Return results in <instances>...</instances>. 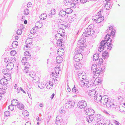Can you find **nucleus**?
Wrapping results in <instances>:
<instances>
[{"instance_id":"obj_21","label":"nucleus","mask_w":125,"mask_h":125,"mask_svg":"<svg viewBox=\"0 0 125 125\" xmlns=\"http://www.w3.org/2000/svg\"><path fill=\"white\" fill-rule=\"evenodd\" d=\"M83 49L79 48V49L76 50L75 52L74 55H76L77 54H83V52L84 51Z\"/></svg>"},{"instance_id":"obj_64","label":"nucleus","mask_w":125,"mask_h":125,"mask_svg":"<svg viewBox=\"0 0 125 125\" xmlns=\"http://www.w3.org/2000/svg\"><path fill=\"white\" fill-rule=\"evenodd\" d=\"M90 109H86L85 111V112L87 113H89L90 112Z\"/></svg>"},{"instance_id":"obj_19","label":"nucleus","mask_w":125,"mask_h":125,"mask_svg":"<svg viewBox=\"0 0 125 125\" xmlns=\"http://www.w3.org/2000/svg\"><path fill=\"white\" fill-rule=\"evenodd\" d=\"M81 40L79 41L78 42V43H81V45L80 46V48L83 49L86 46V45L85 44V42H84V41L83 40L82 42H81Z\"/></svg>"},{"instance_id":"obj_16","label":"nucleus","mask_w":125,"mask_h":125,"mask_svg":"<svg viewBox=\"0 0 125 125\" xmlns=\"http://www.w3.org/2000/svg\"><path fill=\"white\" fill-rule=\"evenodd\" d=\"M14 64L12 62H10L7 64L6 67L8 71L11 70L13 67Z\"/></svg>"},{"instance_id":"obj_63","label":"nucleus","mask_w":125,"mask_h":125,"mask_svg":"<svg viewBox=\"0 0 125 125\" xmlns=\"http://www.w3.org/2000/svg\"><path fill=\"white\" fill-rule=\"evenodd\" d=\"M7 70H8V69H4L3 70V73L4 74H6L7 73H4L5 72H7Z\"/></svg>"},{"instance_id":"obj_61","label":"nucleus","mask_w":125,"mask_h":125,"mask_svg":"<svg viewBox=\"0 0 125 125\" xmlns=\"http://www.w3.org/2000/svg\"><path fill=\"white\" fill-rule=\"evenodd\" d=\"M4 61L5 63H7L8 62L9 63V62L10 61V60L7 58H5L4 60Z\"/></svg>"},{"instance_id":"obj_15","label":"nucleus","mask_w":125,"mask_h":125,"mask_svg":"<svg viewBox=\"0 0 125 125\" xmlns=\"http://www.w3.org/2000/svg\"><path fill=\"white\" fill-rule=\"evenodd\" d=\"M61 117L60 116H57L56 118L55 122L53 125H61Z\"/></svg>"},{"instance_id":"obj_31","label":"nucleus","mask_w":125,"mask_h":125,"mask_svg":"<svg viewBox=\"0 0 125 125\" xmlns=\"http://www.w3.org/2000/svg\"><path fill=\"white\" fill-rule=\"evenodd\" d=\"M56 10L54 9L50 11V13L48 15H54L56 14Z\"/></svg>"},{"instance_id":"obj_53","label":"nucleus","mask_w":125,"mask_h":125,"mask_svg":"<svg viewBox=\"0 0 125 125\" xmlns=\"http://www.w3.org/2000/svg\"><path fill=\"white\" fill-rule=\"evenodd\" d=\"M4 114L5 115L7 116L10 115V112L9 111H6L5 112Z\"/></svg>"},{"instance_id":"obj_11","label":"nucleus","mask_w":125,"mask_h":125,"mask_svg":"<svg viewBox=\"0 0 125 125\" xmlns=\"http://www.w3.org/2000/svg\"><path fill=\"white\" fill-rule=\"evenodd\" d=\"M112 1L111 0H108L107 1H106V3L105 6V8L106 10H108L110 7L111 8L113 3L112 2Z\"/></svg>"},{"instance_id":"obj_49","label":"nucleus","mask_w":125,"mask_h":125,"mask_svg":"<svg viewBox=\"0 0 125 125\" xmlns=\"http://www.w3.org/2000/svg\"><path fill=\"white\" fill-rule=\"evenodd\" d=\"M75 16V14H74L73 16H71L70 18H69V20H70V21L73 22L74 21V17Z\"/></svg>"},{"instance_id":"obj_44","label":"nucleus","mask_w":125,"mask_h":125,"mask_svg":"<svg viewBox=\"0 0 125 125\" xmlns=\"http://www.w3.org/2000/svg\"><path fill=\"white\" fill-rule=\"evenodd\" d=\"M24 13L26 15H28L29 13V11L27 9H26L24 11Z\"/></svg>"},{"instance_id":"obj_2","label":"nucleus","mask_w":125,"mask_h":125,"mask_svg":"<svg viewBox=\"0 0 125 125\" xmlns=\"http://www.w3.org/2000/svg\"><path fill=\"white\" fill-rule=\"evenodd\" d=\"M110 36L109 34H107L104 37V40L102 41L100 43V45L98 49V51L99 52H101L104 50L106 47L105 44H108L109 40L110 39Z\"/></svg>"},{"instance_id":"obj_58","label":"nucleus","mask_w":125,"mask_h":125,"mask_svg":"<svg viewBox=\"0 0 125 125\" xmlns=\"http://www.w3.org/2000/svg\"><path fill=\"white\" fill-rule=\"evenodd\" d=\"M116 31V30L115 29V30H113L112 31H111V34L112 36H114L115 34V32Z\"/></svg>"},{"instance_id":"obj_43","label":"nucleus","mask_w":125,"mask_h":125,"mask_svg":"<svg viewBox=\"0 0 125 125\" xmlns=\"http://www.w3.org/2000/svg\"><path fill=\"white\" fill-rule=\"evenodd\" d=\"M90 112L89 113V115H91L92 116L93 115L94 113V110L91 109H90Z\"/></svg>"},{"instance_id":"obj_6","label":"nucleus","mask_w":125,"mask_h":125,"mask_svg":"<svg viewBox=\"0 0 125 125\" xmlns=\"http://www.w3.org/2000/svg\"><path fill=\"white\" fill-rule=\"evenodd\" d=\"M108 96H104L102 97L100 102L102 105H106L108 102Z\"/></svg>"},{"instance_id":"obj_39","label":"nucleus","mask_w":125,"mask_h":125,"mask_svg":"<svg viewBox=\"0 0 125 125\" xmlns=\"http://www.w3.org/2000/svg\"><path fill=\"white\" fill-rule=\"evenodd\" d=\"M45 86V85L43 83H38V87L40 89H42Z\"/></svg>"},{"instance_id":"obj_40","label":"nucleus","mask_w":125,"mask_h":125,"mask_svg":"<svg viewBox=\"0 0 125 125\" xmlns=\"http://www.w3.org/2000/svg\"><path fill=\"white\" fill-rule=\"evenodd\" d=\"M8 75V76H4V78L7 80V81L10 80L11 79V76L10 74L7 73L6 74Z\"/></svg>"},{"instance_id":"obj_62","label":"nucleus","mask_w":125,"mask_h":125,"mask_svg":"<svg viewBox=\"0 0 125 125\" xmlns=\"http://www.w3.org/2000/svg\"><path fill=\"white\" fill-rule=\"evenodd\" d=\"M123 99V96H119L118 97V99L120 100L121 101Z\"/></svg>"},{"instance_id":"obj_29","label":"nucleus","mask_w":125,"mask_h":125,"mask_svg":"<svg viewBox=\"0 0 125 125\" xmlns=\"http://www.w3.org/2000/svg\"><path fill=\"white\" fill-rule=\"evenodd\" d=\"M108 54L107 51L106 52L105 51L104 52H103L102 54V56L103 58L104 59L107 58L108 57Z\"/></svg>"},{"instance_id":"obj_1","label":"nucleus","mask_w":125,"mask_h":125,"mask_svg":"<svg viewBox=\"0 0 125 125\" xmlns=\"http://www.w3.org/2000/svg\"><path fill=\"white\" fill-rule=\"evenodd\" d=\"M106 65V64H104L103 67L102 68L100 67H98L95 64H94L92 65L91 68V72L93 73V74L94 73V78L95 77H94L95 74V76H97L99 75V74L100 72L103 73L104 72V69H105Z\"/></svg>"},{"instance_id":"obj_14","label":"nucleus","mask_w":125,"mask_h":125,"mask_svg":"<svg viewBox=\"0 0 125 125\" xmlns=\"http://www.w3.org/2000/svg\"><path fill=\"white\" fill-rule=\"evenodd\" d=\"M75 104V103L73 101L70 100H69L68 101H67L66 104L69 105V106H68V107L70 108H73L74 107Z\"/></svg>"},{"instance_id":"obj_45","label":"nucleus","mask_w":125,"mask_h":125,"mask_svg":"<svg viewBox=\"0 0 125 125\" xmlns=\"http://www.w3.org/2000/svg\"><path fill=\"white\" fill-rule=\"evenodd\" d=\"M16 52L15 50L11 51L10 52V55L12 56H14L16 54Z\"/></svg>"},{"instance_id":"obj_47","label":"nucleus","mask_w":125,"mask_h":125,"mask_svg":"<svg viewBox=\"0 0 125 125\" xmlns=\"http://www.w3.org/2000/svg\"><path fill=\"white\" fill-rule=\"evenodd\" d=\"M69 5H71V7H73L74 8H75L76 7V5L75 3H71L70 2Z\"/></svg>"},{"instance_id":"obj_41","label":"nucleus","mask_w":125,"mask_h":125,"mask_svg":"<svg viewBox=\"0 0 125 125\" xmlns=\"http://www.w3.org/2000/svg\"><path fill=\"white\" fill-rule=\"evenodd\" d=\"M14 104H11L9 106H8V109L10 110L11 111L13 110L14 109Z\"/></svg>"},{"instance_id":"obj_26","label":"nucleus","mask_w":125,"mask_h":125,"mask_svg":"<svg viewBox=\"0 0 125 125\" xmlns=\"http://www.w3.org/2000/svg\"><path fill=\"white\" fill-rule=\"evenodd\" d=\"M57 63H60L62 61V58L60 56L57 57L56 59Z\"/></svg>"},{"instance_id":"obj_30","label":"nucleus","mask_w":125,"mask_h":125,"mask_svg":"<svg viewBox=\"0 0 125 125\" xmlns=\"http://www.w3.org/2000/svg\"><path fill=\"white\" fill-rule=\"evenodd\" d=\"M99 55L97 53H96L94 54L93 56V60L94 61L98 60Z\"/></svg>"},{"instance_id":"obj_3","label":"nucleus","mask_w":125,"mask_h":125,"mask_svg":"<svg viewBox=\"0 0 125 125\" xmlns=\"http://www.w3.org/2000/svg\"><path fill=\"white\" fill-rule=\"evenodd\" d=\"M94 33V31L89 26L87 28L85 31L83 32L82 35L85 37L90 36L93 35Z\"/></svg>"},{"instance_id":"obj_34","label":"nucleus","mask_w":125,"mask_h":125,"mask_svg":"<svg viewBox=\"0 0 125 125\" xmlns=\"http://www.w3.org/2000/svg\"><path fill=\"white\" fill-rule=\"evenodd\" d=\"M72 92L75 94H77L79 92V91L77 89V88L74 86L73 88L72 89Z\"/></svg>"},{"instance_id":"obj_27","label":"nucleus","mask_w":125,"mask_h":125,"mask_svg":"<svg viewBox=\"0 0 125 125\" xmlns=\"http://www.w3.org/2000/svg\"><path fill=\"white\" fill-rule=\"evenodd\" d=\"M74 63V66L76 69H78L80 68V66L79 65V63H80L79 61L75 62H73Z\"/></svg>"},{"instance_id":"obj_18","label":"nucleus","mask_w":125,"mask_h":125,"mask_svg":"<svg viewBox=\"0 0 125 125\" xmlns=\"http://www.w3.org/2000/svg\"><path fill=\"white\" fill-rule=\"evenodd\" d=\"M48 17L51 18V20H56L58 19V16L57 14L54 15H48Z\"/></svg>"},{"instance_id":"obj_7","label":"nucleus","mask_w":125,"mask_h":125,"mask_svg":"<svg viewBox=\"0 0 125 125\" xmlns=\"http://www.w3.org/2000/svg\"><path fill=\"white\" fill-rule=\"evenodd\" d=\"M83 57L82 54H77L74 55L73 57V59L74 61L77 62L80 61V59H82Z\"/></svg>"},{"instance_id":"obj_42","label":"nucleus","mask_w":125,"mask_h":125,"mask_svg":"<svg viewBox=\"0 0 125 125\" xmlns=\"http://www.w3.org/2000/svg\"><path fill=\"white\" fill-rule=\"evenodd\" d=\"M82 73H79L78 76V79L80 80H82V77H83V75L82 74Z\"/></svg>"},{"instance_id":"obj_55","label":"nucleus","mask_w":125,"mask_h":125,"mask_svg":"<svg viewBox=\"0 0 125 125\" xmlns=\"http://www.w3.org/2000/svg\"><path fill=\"white\" fill-rule=\"evenodd\" d=\"M109 30H110V31H112L115 30V29L114 26H110L108 28Z\"/></svg>"},{"instance_id":"obj_36","label":"nucleus","mask_w":125,"mask_h":125,"mask_svg":"<svg viewBox=\"0 0 125 125\" xmlns=\"http://www.w3.org/2000/svg\"><path fill=\"white\" fill-rule=\"evenodd\" d=\"M65 11L66 14H69L72 13L73 10L70 8H67L65 9Z\"/></svg>"},{"instance_id":"obj_54","label":"nucleus","mask_w":125,"mask_h":125,"mask_svg":"<svg viewBox=\"0 0 125 125\" xmlns=\"http://www.w3.org/2000/svg\"><path fill=\"white\" fill-rule=\"evenodd\" d=\"M29 69L30 68L29 67H26V66L25 67L24 70H25V71L26 72V73H27L30 72Z\"/></svg>"},{"instance_id":"obj_25","label":"nucleus","mask_w":125,"mask_h":125,"mask_svg":"<svg viewBox=\"0 0 125 125\" xmlns=\"http://www.w3.org/2000/svg\"><path fill=\"white\" fill-rule=\"evenodd\" d=\"M104 19V16H101L98 17V18L96 20V22L97 23H100L103 21Z\"/></svg>"},{"instance_id":"obj_50","label":"nucleus","mask_w":125,"mask_h":125,"mask_svg":"<svg viewBox=\"0 0 125 125\" xmlns=\"http://www.w3.org/2000/svg\"><path fill=\"white\" fill-rule=\"evenodd\" d=\"M22 31L21 29H18L17 31V34L20 35L22 33Z\"/></svg>"},{"instance_id":"obj_59","label":"nucleus","mask_w":125,"mask_h":125,"mask_svg":"<svg viewBox=\"0 0 125 125\" xmlns=\"http://www.w3.org/2000/svg\"><path fill=\"white\" fill-rule=\"evenodd\" d=\"M94 91H93V93H92V97H94V95H96V94H97V92H96V91H95V90H93Z\"/></svg>"},{"instance_id":"obj_12","label":"nucleus","mask_w":125,"mask_h":125,"mask_svg":"<svg viewBox=\"0 0 125 125\" xmlns=\"http://www.w3.org/2000/svg\"><path fill=\"white\" fill-rule=\"evenodd\" d=\"M106 106L108 108H116L117 106L114 104V103L112 102L111 101H108Z\"/></svg>"},{"instance_id":"obj_28","label":"nucleus","mask_w":125,"mask_h":125,"mask_svg":"<svg viewBox=\"0 0 125 125\" xmlns=\"http://www.w3.org/2000/svg\"><path fill=\"white\" fill-rule=\"evenodd\" d=\"M39 17L41 20H44L46 18L47 15L45 13H42L40 16Z\"/></svg>"},{"instance_id":"obj_32","label":"nucleus","mask_w":125,"mask_h":125,"mask_svg":"<svg viewBox=\"0 0 125 125\" xmlns=\"http://www.w3.org/2000/svg\"><path fill=\"white\" fill-rule=\"evenodd\" d=\"M94 80L95 83L96 82L97 83V84H99L101 83L102 81L101 78L100 77H98L96 79H94Z\"/></svg>"},{"instance_id":"obj_46","label":"nucleus","mask_w":125,"mask_h":125,"mask_svg":"<svg viewBox=\"0 0 125 125\" xmlns=\"http://www.w3.org/2000/svg\"><path fill=\"white\" fill-rule=\"evenodd\" d=\"M83 82L85 83V85H86V87H87V84H88V80L87 79L85 78L84 79L82 80Z\"/></svg>"},{"instance_id":"obj_9","label":"nucleus","mask_w":125,"mask_h":125,"mask_svg":"<svg viewBox=\"0 0 125 125\" xmlns=\"http://www.w3.org/2000/svg\"><path fill=\"white\" fill-rule=\"evenodd\" d=\"M16 101L17 103L16 104H14L15 106L17 105V107L20 110H23L24 108V105L21 103H19V102L18 100L16 99H13L12 100V101L13 102H14L15 101Z\"/></svg>"},{"instance_id":"obj_10","label":"nucleus","mask_w":125,"mask_h":125,"mask_svg":"<svg viewBox=\"0 0 125 125\" xmlns=\"http://www.w3.org/2000/svg\"><path fill=\"white\" fill-rule=\"evenodd\" d=\"M102 97L100 94H97L94 96V99L96 102L98 103L100 102Z\"/></svg>"},{"instance_id":"obj_22","label":"nucleus","mask_w":125,"mask_h":125,"mask_svg":"<svg viewBox=\"0 0 125 125\" xmlns=\"http://www.w3.org/2000/svg\"><path fill=\"white\" fill-rule=\"evenodd\" d=\"M35 26L36 28L39 29L41 28L42 26V23L38 21L35 24Z\"/></svg>"},{"instance_id":"obj_51","label":"nucleus","mask_w":125,"mask_h":125,"mask_svg":"<svg viewBox=\"0 0 125 125\" xmlns=\"http://www.w3.org/2000/svg\"><path fill=\"white\" fill-rule=\"evenodd\" d=\"M103 9H101L98 12V13L96 14V15H97L98 17L99 16H101L102 15H101V12H102L103 11Z\"/></svg>"},{"instance_id":"obj_60","label":"nucleus","mask_w":125,"mask_h":125,"mask_svg":"<svg viewBox=\"0 0 125 125\" xmlns=\"http://www.w3.org/2000/svg\"><path fill=\"white\" fill-rule=\"evenodd\" d=\"M98 61L99 62V63L100 64H101L103 63V59L101 58H98Z\"/></svg>"},{"instance_id":"obj_52","label":"nucleus","mask_w":125,"mask_h":125,"mask_svg":"<svg viewBox=\"0 0 125 125\" xmlns=\"http://www.w3.org/2000/svg\"><path fill=\"white\" fill-rule=\"evenodd\" d=\"M64 3L65 5L66 6L67 5H68L69 4L70 2L68 0H64Z\"/></svg>"},{"instance_id":"obj_5","label":"nucleus","mask_w":125,"mask_h":125,"mask_svg":"<svg viewBox=\"0 0 125 125\" xmlns=\"http://www.w3.org/2000/svg\"><path fill=\"white\" fill-rule=\"evenodd\" d=\"M0 83L4 87V90L7 89V87L8 85V81L5 78H2L0 80Z\"/></svg>"},{"instance_id":"obj_48","label":"nucleus","mask_w":125,"mask_h":125,"mask_svg":"<svg viewBox=\"0 0 125 125\" xmlns=\"http://www.w3.org/2000/svg\"><path fill=\"white\" fill-rule=\"evenodd\" d=\"M29 75L31 77L34 78L35 74L33 72H31L29 74Z\"/></svg>"},{"instance_id":"obj_35","label":"nucleus","mask_w":125,"mask_h":125,"mask_svg":"<svg viewBox=\"0 0 125 125\" xmlns=\"http://www.w3.org/2000/svg\"><path fill=\"white\" fill-rule=\"evenodd\" d=\"M27 57H23V58L21 60L22 63L23 65H25V64L27 62Z\"/></svg>"},{"instance_id":"obj_13","label":"nucleus","mask_w":125,"mask_h":125,"mask_svg":"<svg viewBox=\"0 0 125 125\" xmlns=\"http://www.w3.org/2000/svg\"><path fill=\"white\" fill-rule=\"evenodd\" d=\"M94 81V79L93 78H92L91 80L90 79V80H89L88 84H87V87L88 88L91 86H93L94 84L95 85L96 84H95V83Z\"/></svg>"},{"instance_id":"obj_23","label":"nucleus","mask_w":125,"mask_h":125,"mask_svg":"<svg viewBox=\"0 0 125 125\" xmlns=\"http://www.w3.org/2000/svg\"><path fill=\"white\" fill-rule=\"evenodd\" d=\"M29 40H27L26 42V43L27 44V45L26 46V47L27 48H30L31 47V45L32 44V42L31 40L30 41Z\"/></svg>"},{"instance_id":"obj_56","label":"nucleus","mask_w":125,"mask_h":125,"mask_svg":"<svg viewBox=\"0 0 125 125\" xmlns=\"http://www.w3.org/2000/svg\"><path fill=\"white\" fill-rule=\"evenodd\" d=\"M81 81L80 82V85L82 87L83 86H86V85H85V83L83 82V81L82 80H81Z\"/></svg>"},{"instance_id":"obj_57","label":"nucleus","mask_w":125,"mask_h":125,"mask_svg":"<svg viewBox=\"0 0 125 125\" xmlns=\"http://www.w3.org/2000/svg\"><path fill=\"white\" fill-rule=\"evenodd\" d=\"M10 60L11 62H15L16 61L15 58L14 56H13L10 59Z\"/></svg>"},{"instance_id":"obj_24","label":"nucleus","mask_w":125,"mask_h":125,"mask_svg":"<svg viewBox=\"0 0 125 125\" xmlns=\"http://www.w3.org/2000/svg\"><path fill=\"white\" fill-rule=\"evenodd\" d=\"M112 41V39H110V41L109 42L108 44L106 45H107L108 46L107 49L108 50H111L112 48L113 44L111 43Z\"/></svg>"},{"instance_id":"obj_4","label":"nucleus","mask_w":125,"mask_h":125,"mask_svg":"<svg viewBox=\"0 0 125 125\" xmlns=\"http://www.w3.org/2000/svg\"><path fill=\"white\" fill-rule=\"evenodd\" d=\"M102 117L100 114H95L93 117L94 120L98 123H103L104 121V119L102 118Z\"/></svg>"},{"instance_id":"obj_20","label":"nucleus","mask_w":125,"mask_h":125,"mask_svg":"<svg viewBox=\"0 0 125 125\" xmlns=\"http://www.w3.org/2000/svg\"><path fill=\"white\" fill-rule=\"evenodd\" d=\"M86 121L89 123L91 122L92 121L94 120V118L91 115H89L88 116H87L86 117Z\"/></svg>"},{"instance_id":"obj_37","label":"nucleus","mask_w":125,"mask_h":125,"mask_svg":"<svg viewBox=\"0 0 125 125\" xmlns=\"http://www.w3.org/2000/svg\"><path fill=\"white\" fill-rule=\"evenodd\" d=\"M64 52V51L63 48H60L58 50V54H60V53H62L61 55H63V52Z\"/></svg>"},{"instance_id":"obj_8","label":"nucleus","mask_w":125,"mask_h":125,"mask_svg":"<svg viewBox=\"0 0 125 125\" xmlns=\"http://www.w3.org/2000/svg\"><path fill=\"white\" fill-rule=\"evenodd\" d=\"M86 105V102L83 100L79 102L78 104V106L81 109L85 108Z\"/></svg>"},{"instance_id":"obj_17","label":"nucleus","mask_w":125,"mask_h":125,"mask_svg":"<svg viewBox=\"0 0 125 125\" xmlns=\"http://www.w3.org/2000/svg\"><path fill=\"white\" fill-rule=\"evenodd\" d=\"M45 86L48 89H52L53 87V83L51 81H49L48 83L45 84Z\"/></svg>"},{"instance_id":"obj_38","label":"nucleus","mask_w":125,"mask_h":125,"mask_svg":"<svg viewBox=\"0 0 125 125\" xmlns=\"http://www.w3.org/2000/svg\"><path fill=\"white\" fill-rule=\"evenodd\" d=\"M18 42L17 41H14L12 43V45L13 48L16 47L18 45Z\"/></svg>"},{"instance_id":"obj_33","label":"nucleus","mask_w":125,"mask_h":125,"mask_svg":"<svg viewBox=\"0 0 125 125\" xmlns=\"http://www.w3.org/2000/svg\"><path fill=\"white\" fill-rule=\"evenodd\" d=\"M66 13L65 11L61 10L59 12L60 16L62 17L64 16L66 14Z\"/></svg>"}]
</instances>
